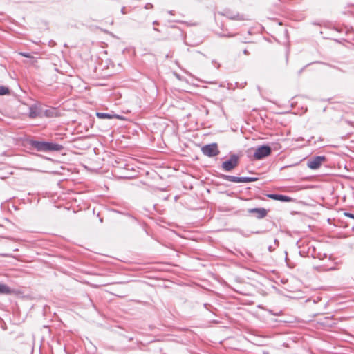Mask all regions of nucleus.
I'll list each match as a JSON object with an SVG mask.
<instances>
[{
    "mask_svg": "<svg viewBox=\"0 0 354 354\" xmlns=\"http://www.w3.org/2000/svg\"><path fill=\"white\" fill-rule=\"evenodd\" d=\"M28 144L32 148L36 149L37 151H60L64 149V147L62 145L53 142L30 140L28 141Z\"/></svg>",
    "mask_w": 354,
    "mask_h": 354,
    "instance_id": "nucleus-1",
    "label": "nucleus"
},
{
    "mask_svg": "<svg viewBox=\"0 0 354 354\" xmlns=\"http://www.w3.org/2000/svg\"><path fill=\"white\" fill-rule=\"evenodd\" d=\"M272 148L268 145H262L257 147L253 154V158L256 160H261L268 157L272 153Z\"/></svg>",
    "mask_w": 354,
    "mask_h": 354,
    "instance_id": "nucleus-2",
    "label": "nucleus"
},
{
    "mask_svg": "<svg viewBox=\"0 0 354 354\" xmlns=\"http://www.w3.org/2000/svg\"><path fill=\"white\" fill-rule=\"evenodd\" d=\"M218 177L222 180H227L233 183H250V182H255L258 180V178L257 177H238L231 175L223 174H220Z\"/></svg>",
    "mask_w": 354,
    "mask_h": 354,
    "instance_id": "nucleus-3",
    "label": "nucleus"
},
{
    "mask_svg": "<svg viewBox=\"0 0 354 354\" xmlns=\"http://www.w3.org/2000/svg\"><path fill=\"white\" fill-rule=\"evenodd\" d=\"M239 163V156L237 154H231L230 158L222 162L221 169L224 171H231L235 169Z\"/></svg>",
    "mask_w": 354,
    "mask_h": 354,
    "instance_id": "nucleus-4",
    "label": "nucleus"
},
{
    "mask_svg": "<svg viewBox=\"0 0 354 354\" xmlns=\"http://www.w3.org/2000/svg\"><path fill=\"white\" fill-rule=\"evenodd\" d=\"M201 151L203 155L212 158L218 156L220 153V151L218 148V145L216 142L210 143L204 145L201 148Z\"/></svg>",
    "mask_w": 354,
    "mask_h": 354,
    "instance_id": "nucleus-5",
    "label": "nucleus"
},
{
    "mask_svg": "<svg viewBox=\"0 0 354 354\" xmlns=\"http://www.w3.org/2000/svg\"><path fill=\"white\" fill-rule=\"evenodd\" d=\"M44 105H42L39 102L35 103L29 107L28 117L34 119L36 118H42L43 108Z\"/></svg>",
    "mask_w": 354,
    "mask_h": 354,
    "instance_id": "nucleus-6",
    "label": "nucleus"
},
{
    "mask_svg": "<svg viewBox=\"0 0 354 354\" xmlns=\"http://www.w3.org/2000/svg\"><path fill=\"white\" fill-rule=\"evenodd\" d=\"M326 160V158L324 156H316L308 160L307 166L311 169H319L322 162Z\"/></svg>",
    "mask_w": 354,
    "mask_h": 354,
    "instance_id": "nucleus-7",
    "label": "nucleus"
},
{
    "mask_svg": "<svg viewBox=\"0 0 354 354\" xmlns=\"http://www.w3.org/2000/svg\"><path fill=\"white\" fill-rule=\"evenodd\" d=\"M248 213L254 214L257 219H261L267 216L268 210L263 207L250 208L248 209Z\"/></svg>",
    "mask_w": 354,
    "mask_h": 354,
    "instance_id": "nucleus-8",
    "label": "nucleus"
},
{
    "mask_svg": "<svg viewBox=\"0 0 354 354\" xmlns=\"http://www.w3.org/2000/svg\"><path fill=\"white\" fill-rule=\"evenodd\" d=\"M266 196L270 199L279 201L281 202H290L292 201L293 199L286 195L278 194H268Z\"/></svg>",
    "mask_w": 354,
    "mask_h": 354,
    "instance_id": "nucleus-9",
    "label": "nucleus"
},
{
    "mask_svg": "<svg viewBox=\"0 0 354 354\" xmlns=\"http://www.w3.org/2000/svg\"><path fill=\"white\" fill-rule=\"evenodd\" d=\"M59 115L57 108L49 107L48 109L43 108L42 118H55Z\"/></svg>",
    "mask_w": 354,
    "mask_h": 354,
    "instance_id": "nucleus-10",
    "label": "nucleus"
},
{
    "mask_svg": "<svg viewBox=\"0 0 354 354\" xmlns=\"http://www.w3.org/2000/svg\"><path fill=\"white\" fill-rule=\"evenodd\" d=\"M96 116L100 119H107V120H111V119H122V116L119 115L118 114H115L113 112L112 113H101V112H97Z\"/></svg>",
    "mask_w": 354,
    "mask_h": 354,
    "instance_id": "nucleus-11",
    "label": "nucleus"
},
{
    "mask_svg": "<svg viewBox=\"0 0 354 354\" xmlns=\"http://www.w3.org/2000/svg\"><path fill=\"white\" fill-rule=\"evenodd\" d=\"M12 290L9 286L6 284L0 283V295H9Z\"/></svg>",
    "mask_w": 354,
    "mask_h": 354,
    "instance_id": "nucleus-12",
    "label": "nucleus"
},
{
    "mask_svg": "<svg viewBox=\"0 0 354 354\" xmlns=\"http://www.w3.org/2000/svg\"><path fill=\"white\" fill-rule=\"evenodd\" d=\"M308 257H312L315 259L317 255V251L315 247H309L308 250L307 251Z\"/></svg>",
    "mask_w": 354,
    "mask_h": 354,
    "instance_id": "nucleus-13",
    "label": "nucleus"
},
{
    "mask_svg": "<svg viewBox=\"0 0 354 354\" xmlns=\"http://www.w3.org/2000/svg\"><path fill=\"white\" fill-rule=\"evenodd\" d=\"M10 93V89L7 86H0V95H6Z\"/></svg>",
    "mask_w": 354,
    "mask_h": 354,
    "instance_id": "nucleus-14",
    "label": "nucleus"
},
{
    "mask_svg": "<svg viewBox=\"0 0 354 354\" xmlns=\"http://www.w3.org/2000/svg\"><path fill=\"white\" fill-rule=\"evenodd\" d=\"M19 55L22 56V57H27V58H31V59L34 58V57L30 53L19 52Z\"/></svg>",
    "mask_w": 354,
    "mask_h": 354,
    "instance_id": "nucleus-15",
    "label": "nucleus"
},
{
    "mask_svg": "<svg viewBox=\"0 0 354 354\" xmlns=\"http://www.w3.org/2000/svg\"><path fill=\"white\" fill-rule=\"evenodd\" d=\"M115 212L118 213V214H122L126 215V216H129V218H131L133 221H137L136 218L134 217L133 216L131 215L129 213H122V212H121L120 211H118V210H115Z\"/></svg>",
    "mask_w": 354,
    "mask_h": 354,
    "instance_id": "nucleus-16",
    "label": "nucleus"
},
{
    "mask_svg": "<svg viewBox=\"0 0 354 354\" xmlns=\"http://www.w3.org/2000/svg\"><path fill=\"white\" fill-rule=\"evenodd\" d=\"M115 212L118 213V214H122L126 215V216H129V218H131L133 221H137L136 218L134 217L133 216L131 215L129 213H122V212H121L120 211H118V210H115Z\"/></svg>",
    "mask_w": 354,
    "mask_h": 354,
    "instance_id": "nucleus-17",
    "label": "nucleus"
},
{
    "mask_svg": "<svg viewBox=\"0 0 354 354\" xmlns=\"http://www.w3.org/2000/svg\"><path fill=\"white\" fill-rule=\"evenodd\" d=\"M327 257V254L325 253L317 252L316 258L322 260Z\"/></svg>",
    "mask_w": 354,
    "mask_h": 354,
    "instance_id": "nucleus-18",
    "label": "nucleus"
},
{
    "mask_svg": "<svg viewBox=\"0 0 354 354\" xmlns=\"http://www.w3.org/2000/svg\"><path fill=\"white\" fill-rule=\"evenodd\" d=\"M230 19L243 20V18L239 15L228 16Z\"/></svg>",
    "mask_w": 354,
    "mask_h": 354,
    "instance_id": "nucleus-19",
    "label": "nucleus"
},
{
    "mask_svg": "<svg viewBox=\"0 0 354 354\" xmlns=\"http://www.w3.org/2000/svg\"><path fill=\"white\" fill-rule=\"evenodd\" d=\"M344 216L348 217V218H351L352 219H354V214H352V213H350V212H344Z\"/></svg>",
    "mask_w": 354,
    "mask_h": 354,
    "instance_id": "nucleus-20",
    "label": "nucleus"
},
{
    "mask_svg": "<svg viewBox=\"0 0 354 354\" xmlns=\"http://www.w3.org/2000/svg\"><path fill=\"white\" fill-rule=\"evenodd\" d=\"M218 36L219 37H234V35H232V34H228V35H225V34H218Z\"/></svg>",
    "mask_w": 354,
    "mask_h": 354,
    "instance_id": "nucleus-21",
    "label": "nucleus"
},
{
    "mask_svg": "<svg viewBox=\"0 0 354 354\" xmlns=\"http://www.w3.org/2000/svg\"><path fill=\"white\" fill-rule=\"evenodd\" d=\"M299 254L301 257H303L308 256L307 252L304 251V250H300L299 252Z\"/></svg>",
    "mask_w": 354,
    "mask_h": 354,
    "instance_id": "nucleus-22",
    "label": "nucleus"
},
{
    "mask_svg": "<svg viewBox=\"0 0 354 354\" xmlns=\"http://www.w3.org/2000/svg\"><path fill=\"white\" fill-rule=\"evenodd\" d=\"M153 4H151V3H146V5L145 6V9H151L153 8Z\"/></svg>",
    "mask_w": 354,
    "mask_h": 354,
    "instance_id": "nucleus-23",
    "label": "nucleus"
},
{
    "mask_svg": "<svg viewBox=\"0 0 354 354\" xmlns=\"http://www.w3.org/2000/svg\"><path fill=\"white\" fill-rule=\"evenodd\" d=\"M212 62L216 68H219L221 66L219 63H217L215 60H213Z\"/></svg>",
    "mask_w": 354,
    "mask_h": 354,
    "instance_id": "nucleus-24",
    "label": "nucleus"
},
{
    "mask_svg": "<svg viewBox=\"0 0 354 354\" xmlns=\"http://www.w3.org/2000/svg\"><path fill=\"white\" fill-rule=\"evenodd\" d=\"M211 305H209V304H204V307L206 308V309H209L208 307H210Z\"/></svg>",
    "mask_w": 354,
    "mask_h": 354,
    "instance_id": "nucleus-25",
    "label": "nucleus"
},
{
    "mask_svg": "<svg viewBox=\"0 0 354 354\" xmlns=\"http://www.w3.org/2000/svg\"><path fill=\"white\" fill-rule=\"evenodd\" d=\"M121 12H122V14H125V13H126V12H125V7H122V9H121Z\"/></svg>",
    "mask_w": 354,
    "mask_h": 354,
    "instance_id": "nucleus-26",
    "label": "nucleus"
},
{
    "mask_svg": "<svg viewBox=\"0 0 354 354\" xmlns=\"http://www.w3.org/2000/svg\"><path fill=\"white\" fill-rule=\"evenodd\" d=\"M243 53L246 55H249V52L246 49L243 50Z\"/></svg>",
    "mask_w": 354,
    "mask_h": 354,
    "instance_id": "nucleus-27",
    "label": "nucleus"
},
{
    "mask_svg": "<svg viewBox=\"0 0 354 354\" xmlns=\"http://www.w3.org/2000/svg\"><path fill=\"white\" fill-rule=\"evenodd\" d=\"M153 24L158 25V24H159V22L158 21H153Z\"/></svg>",
    "mask_w": 354,
    "mask_h": 354,
    "instance_id": "nucleus-28",
    "label": "nucleus"
},
{
    "mask_svg": "<svg viewBox=\"0 0 354 354\" xmlns=\"http://www.w3.org/2000/svg\"><path fill=\"white\" fill-rule=\"evenodd\" d=\"M153 30L156 32H160V30L156 27H153Z\"/></svg>",
    "mask_w": 354,
    "mask_h": 354,
    "instance_id": "nucleus-29",
    "label": "nucleus"
},
{
    "mask_svg": "<svg viewBox=\"0 0 354 354\" xmlns=\"http://www.w3.org/2000/svg\"><path fill=\"white\" fill-rule=\"evenodd\" d=\"M254 233H255V234H261V233H262V232H260V231H257V232H255Z\"/></svg>",
    "mask_w": 354,
    "mask_h": 354,
    "instance_id": "nucleus-30",
    "label": "nucleus"
},
{
    "mask_svg": "<svg viewBox=\"0 0 354 354\" xmlns=\"http://www.w3.org/2000/svg\"><path fill=\"white\" fill-rule=\"evenodd\" d=\"M268 250H269L270 251H272V247H271V246H269Z\"/></svg>",
    "mask_w": 354,
    "mask_h": 354,
    "instance_id": "nucleus-31",
    "label": "nucleus"
},
{
    "mask_svg": "<svg viewBox=\"0 0 354 354\" xmlns=\"http://www.w3.org/2000/svg\"><path fill=\"white\" fill-rule=\"evenodd\" d=\"M279 243L278 240H277V239H275V240H274V243Z\"/></svg>",
    "mask_w": 354,
    "mask_h": 354,
    "instance_id": "nucleus-32",
    "label": "nucleus"
},
{
    "mask_svg": "<svg viewBox=\"0 0 354 354\" xmlns=\"http://www.w3.org/2000/svg\"><path fill=\"white\" fill-rule=\"evenodd\" d=\"M304 68H301L299 71V73L300 74L302 71H303Z\"/></svg>",
    "mask_w": 354,
    "mask_h": 354,
    "instance_id": "nucleus-33",
    "label": "nucleus"
},
{
    "mask_svg": "<svg viewBox=\"0 0 354 354\" xmlns=\"http://www.w3.org/2000/svg\"><path fill=\"white\" fill-rule=\"evenodd\" d=\"M351 230L354 232V225L351 227Z\"/></svg>",
    "mask_w": 354,
    "mask_h": 354,
    "instance_id": "nucleus-34",
    "label": "nucleus"
},
{
    "mask_svg": "<svg viewBox=\"0 0 354 354\" xmlns=\"http://www.w3.org/2000/svg\"><path fill=\"white\" fill-rule=\"evenodd\" d=\"M169 14H171V15H172V14H173V11H172V10H171V11H169Z\"/></svg>",
    "mask_w": 354,
    "mask_h": 354,
    "instance_id": "nucleus-35",
    "label": "nucleus"
}]
</instances>
